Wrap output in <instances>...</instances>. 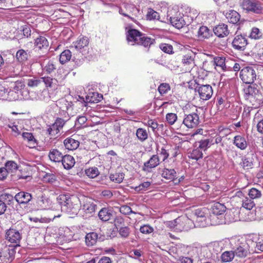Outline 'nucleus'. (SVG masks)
Listing matches in <instances>:
<instances>
[{
	"label": "nucleus",
	"instance_id": "1",
	"mask_svg": "<svg viewBox=\"0 0 263 263\" xmlns=\"http://www.w3.org/2000/svg\"><path fill=\"white\" fill-rule=\"evenodd\" d=\"M126 40L131 45H141L145 48H149L155 42L154 39L135 29H130L127 31Z\"/></svg>",
	"mask_w": 263,
	"mask_h": 263
},
{
	"label": "nucleus",
	"instance_id": "2",
	"mask_svg": "<svg viewBox=\"0 0 263 263\" xmlns=\"http://www.w3.org/2000/svg\"><path fill=\"white\" fill-rule=\"evenodd\" d=\"M167 20L177 29H181L186 25V22L182 14L174 9L169 10L167 13Z\"/></svg>",
	"mask_w": 263,
	"mask_h": 263
},
{
	"label": "nucleus",
	"instance_id": "3",
	"mask_svg": "<svg viewBox=\"0 0 263 263\" xmlns=\"http://www.w3.org/2000/svg\"><path fill=\"white\" fill-rule=\"evenodd\" d=\"M240 6L243 10L256 14L261 13L263 9L260 2L253 0H243Z\"/></svg>",
	"mask_w": 263,
	"mask_h": 263
},
{
	"label": "nucleus",
	"instance_id": "4",
	"mask_svg": "<svg viewBox=\"0 0 263 263\" xmlns=\"http://www.w3.org/2000/svg\"><path fill=\"white\" fill-rule=\"evenodd\" d=\"M239 77L243 83L252 84L256 78V73L253 67L247 66L240 71Z\"/></svg>",
	"mask_w": 263,
	"mask_h": 263
},
{
	"label": "nucleus",
	"instance_id": "5",
	"mask_svg": "<svg viewBox=\"0 0 263 263\" xmlns=\"http://www.w3.org/2000/svg\"><path fill=\"white\" fill-rule=\"evenodd\" d=\"M195 91L198 92L200 98L206 101L210 99L213 95V89L211 85L197 84L195 88Z\"/></svg>",
	"mask_w": 263,
	"mask_h": 263
},
{
	"label": "nucleus",
	"instance_id": "6",
	"mask_svg": "<svg viewBox=\"0 0 263 263\" xmlns=\"http://www.w3.org/2000/svg\"><path fill=\"white\" fill-rule=\"evenodd\" d=\"M58 199L60 201L62 210L67 213L72 212L74 205L73 204L71 198H69L67 195H61L58 197Z\"/></svg>",
	"mask_w": 263,
	"mask_h": 263
},
{
	"label": "nucleus",
	"instance_id": "7",
	"mask_svg": "<svg viewBox=\"0 0 263 263\" xmlns=\"http://www.w3.org/2000/svg\"><path fill=\"white\" fill-rule=\"evenodd\" d=\"M65 124L64 120L62 119H57L47 129V132L52 138H55L58 137L59 133Z\"/></svg>",
	"mask_w": 263,
	"mask_h": 263
},
{
	"label": "nucleus",
	"instance_id": "8",
	"mask_svg": "<svg viewBox=\"0 0 263 263\" xmlns=\"http://www.w3.org/2000/svg\"><path fill=\"white\" fill-rule=\"evenodd\" d=\"M245 97L246 99L250 100L251 101L253 99H258L259 90L256 84H252L248 86L243 89Z\"/></svg>",
	"mask_w": 263,
	"mask_h": 263
},
{
	"label": "nucleus",
	"instance_id": "9",
	"mask_svg": "<svg viewBox=\"0 0 263 263\" xmlns=\"http://www.w3.org/2000/svg\"><path fill=\"white\" fill-rule=\"evenodd\" d=\"M247 44L246 38L242 35H236L232 42L233 48L240 51L244 50Z\"/></svg>",
	"mask_w": 263,
	"mask_h": 263
},
{
	"label": "nucleus",
	"instance_id": "10",
	"mask_svg": "<svg viewBox=\"0 0 263 263\" xmlns=\"http://www.w3.org/2000/svg\"><path fill=\"white\" fill-rule=\"evenodd\" d=\"M21 234L18 231L14 229H9L6 233V238L11 243H18L21 239Z\"/></svg>",
	"mask_w": 263,
	"mask_h": 263
},
{
	"label": "nucleus",
	"instance_id": "11",
	"mask_svg": "<svg viewBox=\"0 0 263 263\" xmlns=\"http://www.w3.org/2000/svg\"><path fill=\"white\" fill-rule=\"evenodd\" d=\"M183 123L188 128L196 127L199 123L198 115L196 113L186 115L183 121Z\"/></svg>",
	"mask_w": 263,
	"mask_h": 263
},
{
	"label": "nucleus",
	"instance_id": "12",
	"mask_svg": "<svg viewBox=\"0 0 263 263\" xmlns=\"http://www.w3.org/2000/svg\"><path fill=\"white\" fill-rule=\"evenodd\" d=\"M14 199L19 204L28 203L32 199V195L28 192L21 191L14 196Z\"/></svg>",
	"mask_w": 263,
	"mask_h": 263
},
{
	"label": "nucleus",
	"instance_id": "13",
	"mask_svg": "<svg viewBox=\"0 0 263 263\" xmlns=\"http://www.w3.org/2000/svg\"><path fill=\"white\" fill-rule=\"evenodd\" d=\"M213 31L215 35L220 38L228 36L230 33L228 25L223 23L215 26L213 29Z\"/></svg>",
	"mask_w": 263,
	"mask_h": 263
},
{
	"label": "nucleus",
	"instance_id": "14",
	"mask_svg": "<svg viewBox=\"0 0 263 263\" xmlns=\"http://www.w3.org/2000/svg\"><path fill=\"white\" fill-rule=\"evenodd\" d=\"M190 222V220L185 217H179L174 220V223H177V231H182L189 230V227L186 226V224L189 223Z\"/></svg>",
	"mask_w": 263,
	"mask_h": 263
},
{
	"label": "nucleus",
	"instance_id": "15",
	"mask_svg": "<svg viewBox=\"0 0 263 263\" xmlns=\"http://www.w3.org/2000/svg\"><path fill=\"white\" fill-rule=\"evenodd\" d=\"M248 246L246 242H241L235 249H234L233 252L235 256L240 258L245 257L247 255L248 252Z\"/></svg>",
	"mask_w": 263,
	"mask_h": 263
},
{
	"label": "nucleus",
	"instance_id": "16",
	"mask_svg": "<svg viewBox=\"0 0 263 263\" xmlns=\"http://www.w3.org/2000/svg\"><path fill=\"white\" fill-rule=\"evenodd\" d=\"M36 204L41 210H46L51 208V202L45 195L42 194L37 197Z\"/></svg>",
	"mask_w": 263,
	"mask_h": 263
},
{
	"label": "nucleus",
	"instance_id": "17",
	"mask_svg": "<svg viewBox=\"0 0 263 263\" xmlns=\"http://www.w3.org/2000/svg\"><path fill=\"white\" fill-rule=\"evenodd\" d=\"M224 15L228 22L233 24H236L240 18V15L234 10H230L226 12Z\"/></svg>",
	"mask_w": 263,
	"mask_h": 263
},
{
	"label": "nucleus",
	"instance_id": "18",
	"mask_svg": "<svg viewBox=\"0 0 263 263\" xmlns=\"http://www.w3.org/2000/svg\"><path fill=\"white\" fill-rule=\"evenodd\" d=\"M213 36L212 32L205 26H201L198 31V37L201 40H207Z\"/></svg>",
	"mask_w": 263,
	"mask_h": 263
},
{
	"label": "nucleus",
	"instance_id": "19",
	"mask_svg": "<svg viewBox=\"0 0 263 263\" xmlns=\"http://www.w3.org/2000/svg\"><path fill=\"white\" fill-rule=\"evenodd\" d=\"M64 144L66 149L69 151H73L79 146L80 142L78 140L72 137H69L64 141Z\"/></svg>",
	"mask_w": 263,
	"mask_h": 263
},
{
	"label": "nucleus",
	"instance_id": "20",
	"mask_svg": "<svg viewBox=\"0 0 263 263\" xmlns=\"http://www.w3.org/2000/svg\"><path fill=\"white\" fill-rule=\"evenodd\" d=\"M103 96L97 92H89L86 96V101L88 103H96L100 102Z\"/></svg>",
	"mask_w": 263,
	"mask_h": 263
},
{
	"label": "nucleus",
	"instance_id": "21",
	"mask_svg": "<svg viewBox=\"0 0 263 263\" xmlns=\"http://www.w3.org/2000/svg\"><path fill=\"white\" fill-rule=\"evenodd\" d=\"M233 144L241 150L245 149L248 145L245 138L240 135H237L234 137Z\"/></svg>",
	"mask_w": 263,
	"mask_h": 263
},
{
	"label": "nucleus",
	"instance_id": "22",
	"mask_svg": "<svg viewBox=\"0 0 263 263\" xmlns=\"http://www.w3.org/2000/svg\"><path fill=\"white\" fill-rule=\"evenodd\" d=\"M61 162L64 167L66 170L71 168L75 164L74 159L72 156L69 155L63 156Z\"/></svg>",
	"mask_w": 263,
	"mask_h": 263
},
{
	"label": "nucleus",
	"instance_id": "23",
	"mask_svg": "<svg viewBox=\"0 0 263 263\" xmlns=\"http://www.w3.org/2000/svg\"><path fill=\"white\" fill-rule=\"evenodd\" d=\"M181 62L184 66H186L189 70L192 69L195 65L194 58L190 54L183 55Z\"/></svg>",
	"mask_w": 263,
	"mask_h": 263
},
{
	"label": "nucleus",
	"instance_id": "24",
	"mask_svg": "<svg viewBox=\"0 0 263 263\" xmlns=\"http://www.w3.org/2000/svg\"><path fill=\"white\" fill-rule=\"evenodd\" d=\"M22 136L23 139L28 142V146L29 147H34L37 145V141L32 133L24 132L22 133Z\"/></svg>",
	"mask_w": 263,
	"mask_h": 263
},
{
	"label": "nucleus",
	"instance_id": "25",
	"mask_svg": "<svg viewBox=\"0 0 263 263\" xmlns=\"http://www.w3.org/2000/svg\"><path fill=\"white\" fill-rule=\"evenodd\" d=\"M34 44L35 47L39 49L47 50L49 46V42L47 39L42 36H40L35 39Z\"/></svg>",
	"mask_w": 263,
	"mask_h": 263
},
{
	"label": "nucleus",
	"instance_id": "26",
	"mask_svg": "<svg viewBox=\"0 0 263 263\" xmlns=\"http://www.w3.org/2000/svg\"><path fill=\"white\" fill-rule=\"evenodd\" d=\"M226 211V206L219 202L214 203L211 207L212 213L216 215H220L223 214Z\"/></svg>",
	"mask_w": 263,
	"mask_h": 263
},
{
	"label": "nucleus",
	"instance_id": "27",
	"mask_svg": "<svg viewBox=\"0 0 263 263\" xmlns=\"http://www.w3.org/2000/svg\"><path fill=\"white\" fill-rule=\"evenodd\" d=\"M160 163L159 156L157 155H153L150 159L144 163V166L147 168L156 167Z\"/></svg>",
	"mask_w": 263,
	"mask_h": 263
},
{
	"label": "nucleus",
	"instance_id": "28",
	"mask_svg": "<svg viewBox=\"0 0 263 263\" xmlns=\"http://www.w3.org/2000/svg\"><path fill=\"white\" fill-rule=\"evenodd\" d=\"M63 156L62 153L57 149L51 150L48 154L50 160L55 162H61Z\"/></svg>",
	"mask_w": 263,
	"mask_h": 263
},
{
	"label": "nucleus",
	"instance_id": "29",
	"mask_svg": "<svg viewBox=\"0 0 263 263\" xmlns=\"http://www.w3.org/2000/svg\"><path fill=\"white\" fill-rule=\"evenodd\" d=\"M73 44L76 49L80 50L88 45L89 40L88 37L86 36L80 37L78 40Z\"/></svg>",
	"mask_w": 263,
	"mask_h": 263
},
{
	"label": "nucleus",
	"instance_id": "30",
	"mask_svg": "<svg viewBox=\"0 0 263 263\" xmlns=\"http://www.w3.org/2000/svg\"><path fill=\"white\" fill-rule=\"evenodd\" d=\"M96 205L90 200H86L83 205V210L86 214H92L95 211Z\"/></svg>",
	"mask_w": 263,
	"mask_h": 263
},
{
	"label": "nucleus",
	"instance_id": "31",
	"mask_svg": "<svg viewBox=\"0 0 263 263\" xmlns=\"http://www.w3.org/2000/svg\"><path fill=\"white\" fill-rule=\"evenodd\" d=\"M98 239V234L95 232L88 233L85 236L86 243L88 246L95 245Z\"/></svg>",
	"mask_w": 263,
	"mask_h": 263
},
{
	"label": "nucleus",
	"instance_id": "32",
	"mask_svg": "<svg viewBox=\"0 0 263 263\" xmlns=\"http://www.w3.org/2000/svg\"><path fill=\"white\" fill-rule=\"evenodd\" d=\"M196 146L202 151H205L209 148L212 144V141L209 139H202L196 142Z\"/></svg>",
	"mask_w": 263,
	"mask_h": 263
},
{
	"label": "nucleus",
	"instance_id": "33",
	"mask_svg": "<svg viewBox=\"0 0 263 263\" xmlns=\"http://www.w3.org/2000/svg\"><path fill=\"white\" fill-rule=\"evenodd\" d=\"M176 176V172L174 169L164 168L162 171V177L169 180H174Z\"/></svg>",
	"mask_w": 263,
	"mask_h": 263
},
{
	"label": "nucleus",
	"instance_id": "34",
	"mask_svg": "<svg viewBox=\"0 0 263 263\" xmlns=\"http://www.w3.org/2000/svg\"><path fill=\"white\" fill-rule=\"evenodd\" d=\"M99 218L103 221H108L112 216L110 210L104 208L101 210L98 214Z\"/></svg>",
	"mask_w": 263,
	"mask_h": 263
},
{
	"label": "nucleus",
	"instance_id": "35",
	"mask_svg": "<svg viewBox=\"0 0 263 263\" xmlns=\"http://www.w3.org/2000/svg\"><path fill=\"white\" fill-rule=\"evenodd\" d=\"M72 54L71 51L68 50H64L60 54L59 61L62 64H64L71 59Z\"/></svg>",
	"mask_w": 263,
	"mask_h": 263
},
{
	"label": "nucleus",
	"instance_id": "36",
	"mask_svg": "<svg viewBox=\"0 0 263 263\" xmlns=\"http://www.w3.org/2000/svg\"><path fill=\"white\" fill-rule=\"evenodd\" d=\"M189 157L192 159L198 160L203 157L202 151L199 147L194 149L191 152L189 153Z\"/></svg>",
	"mask_w": 263,
	"mask_h": 263
},
{
	"label": "nucleus",
	"instance_id": "37",
	"mask_svg": "<svg viewBox=\"0 0 263 263\" xmlns=\"http://www.w3.org/2000/svg\"><path fill=\"white\" fill-rule=\"evenodd\" d=\"M29 57V53L23 49L18 50L16 53V58L20 62H24L27 61Z\"/></svg>",
	"mask_w": 263,
	"mask_h": 263
},
{
	"label": "nucleus",
	"instance_id": "38",
	"mask_svg": "<svg viewBox=\"0 0 263 263\" xmlns=\"http://www.w3.org/2000/svg\"><path fill=\"white\" fill-rule=\"evenodd\" d=\"M207 210L206 209H197L195 211V215L197 217V221H200L205 220Z\"/></svg>",
	"mask_w": 263,
	"mask_h": 263
},
{
	"label": "nucleus",
	"instance_id": "39",
	"mask_svg": "<svg viewBox=\"0 0 263 263\" xmlns=\"http://www.w3.org/2000/svg\"><path fill=\"white\" fill-rule=\"evenodd\" d=\"M8 173H14L18 168L17 163L14 161H8L5 164Z\"/></svg>",
	"mask_w": 263,
	"mask_h": 263
},
{
	"label": "nucleus",
	"instance_id": "40",
	"mask_svg": "<svg viewBox=\"0 0 263 263\" xmlns=\"http://www.w3.org/2000/svg\"><path fill=\"white\" fill-rule=\"evenodd\" d=\"M242 202V207L249 210H251L255 205L254 201L250 197H245Z\"/></svg>",
	"mask_w": 263,
	"mask_h": 263
},
{
	"label": "nucleus",
	"instance_id": "41",
	"mask_svg": "<svg viewBox=\"0 0 263 263\" xmlns=\"http://www.w3.org/2000/svg\"><path fill=\"white\" fill-rule=\"evenodd\" d=\"M235 256L234 253L233 251H225L221 256V260L223 262H230L232 260Z\"/></svg>",
	"mask_w": 263,
	"mask_h": 263
},
{
	"label": "nucleus",
	"instance_id": "42",
	"mask_svg": "<svg viewBox=\"0 0 263 263\" xmlns=\"http://www.w3.org/2000/svg\"><path fill=\"white\" fill-rule=\"evenodd\" d=\"M86 175L90 178H94L97 177L100 173L97 167H92L85 170Z\"/></svg>",
	"mask_w": 263,
	"mask_h": 263
},
{
	"label": "nucleus",
	"instance_id": "43",
	"mask_svg": "<svg viewBox=\"0 0 263 263\" xmlns=\"http://www.w3.org/2000/svg\"><path fill=\"white\" fill-rule=\"evenodd\" d=\"M136 136L138 139L141 142L145 141L148 137L146 130L142 128H139L137 130Z\"/></svg>",
	"mask_w": 263,
	"mask_h": 263
},
{
	"label": "nucleus",
	"instance_id": "44",
	"mask_svg": "<svg viewBox=\"0 0 263 263\" xmlns=\"http://www.w3.org/2000/svg\"><path fill=\"white\" fill-rule=\"evenodd\" d=\"M214 64L220 67L223 70H226L225 59L222 57H217L214 59Z\"/></svg>",
	"mask_w": 263,
	"mask_h": 263
},
{
	"label": "nucleus",
	"instance_id": "45",
	"mask_svg": "<svg viewBox=\"0 0 263 263\" xmlns=\"http://www.w3.org/2000/svg\"><path fill=\"white\" fill-rule=\"evenodd\" d=\"M261 195V192L255 188H252L249 192V197L252 200L260 198Z\"/></svg>",
	"mask_w": 263,
	"mask_h": 263
},
{
	"label": "nucleus",
	"instance_id": "46",
	"mask_svg": "<svg viewBox=\"0 0 263 263\" xmlns=\"http://www.w3.org/2000/svg\"><path fill=\"white\" fill-rule=\"evenodd\" d=\"M118 232L121 238H126L130 234L129 228L127 227H121L118 230Z\"/></svg>",
	"mask_w": 263,
	"mask_h": 263
},
{
	"label": "nucleus",
	"instance_id": "47",
	"mask_svg": "<svg viewBox=\"0 0 263 263\" xmlns=\"http://www.w3.org/2000/svg\"><path fill=\"white\" fill-rule=\"evenodd\" d=\"M159 17V15L158 12H157L152 9H148V12L146 14V17L148 20H152L158 19Z\"/></svg>",
	"mask_w": 263,
	"mask_h": 263
},
{
	"label": "nucleus",
	"instance_id": "48",
	"mask_svg": "<svg viewBox=\"0 0 263 263\" xmlns=\"http://www.w3.org/2000/svg\"><path fill=\"white\" fill-rule=\"evenodd\" d=\"M177 120V116L174 113H168L166 115V120L170 125H173Z\"/></svg>",
	"mask_w": 263,
	"mask_h": 263
},
{
	"label": "nucleus",
	"instance_id": "49",
	"mask_svg": "<svg viewBox=\"0 0 263 263\" xmlns=\"http://www.w3.org/2000/svg\"><path fill=\"white\" fill-rule=\"evenodd\" d=\"M161 50L166 53L171 54L173 52V46L171 45L165 43L161 44L159 46Z\"/></svg>",
	"mask_w": 263,
	"mask_h": 263
},
{
	"label": "nucleus",
	"instance_id": "50",
	"mask_svg": "<svg viewBox=\"0 0 263 263\" xmlns=\"http://www.w3.org/2000/svg\"><path fill=\"white\" fill-rule=\"evenodd\" d=\"M41 79V83L44 82L47 87H52L54 82H57L55 79L51 78L50 77H42Z\"/></svg>",
	"mask_w": 263,
	"mask_h": 263
},
{
	"label": "nucleus",
	"instance_id": "51",
	"mask_svg": "<svg viewBox=\"0 0 263 263\" xmlns=\"http://www.w3.org/2000/svg\"><path fill=\"white\" fill-rule=\"evenodd\" d=\"M170 89V86L167 83L161 84L158 88V91L161 95L166 93Z\"/></svg>",
	"mask_w": 263,
	"mask_h": 263
},
{
	"label": "nucleus",
	"instance_id": "52",
	"mask_svg": "<svg viewBox=\"0 0 263 263\" xmlns=\"http://www.w3.org/2000/svg\"><path fill=\"white\" fill-rule=\"evenodd\" d=\"M261 35L262 33L259 31V29L254 27L252 29L250 37L254 39H258L261 36Z\"/></svg>",
	"mask_w": 263,
	"mask_h": 263
},
{
	"label": "nucleus",
	"instance_id": "53",
	"mask_svg": "<svg viewBox=\"0 0 263 263\" xmlns=\"http://www.w3.org/2000/svg\"><path fill=\"white\" fill-rule=\"evenodd\" d=\"M56 69V66L53 61H49L44 67V70L48 73H50Z\"/></svg>",
	"mask_w": 263,
	"mask_h": 263
},
{
	"label": "nucleus",
	"instance_id": "54",
	"mask_svg": "<svg viewBox=\"0 0 263 263\" xmlns=\"http://www.w3.org/2000/svg\"><path fill=\"white\" fill-rule=\"evenodd\" d=\"M44 180L48 183H53L57 181V177L53 174L47 173L44 177Z\"/></svg>",
	"mask_w": 263,
	"mask_h": 263
},
{
	"label": "nucleus",
	"instance_id": "55",
	"mask_svg": "<svg viewBox=\"0 0 263 263\" xmlns=\"http://www.w3.org/2000/svg\"><path fill=\"white\" fill-rule=\"evenodd\" d=\"M41 79H28L27 81V85L29 87H34L38 86L40 84H41Z\"/></svg>",
	"mask_w": 263,
	"mask_h": 263
},
{
	"label": "nucleus",
	"instance_id": "56",
	"mask_svg": "<svg viewBox=\"0 0 263 263\" xmlns=\"http://www.w3.org/2000/svg\"><path fill=\"white\" fill-rule=\"evenodd\" d=\"M153 231V228L150 227L149 225H144L141 226L140 228V231L144 234H150L152 233Z\"/></svg>",
	"mask_w": 263,
	"mask_h": 263
},
{
	"label": "nucleus",
	"instance_id": "57",
	"mask_svg": "<svg viewBox=\"0 0 263 263\" xmlns=\"http://www.w3.org/2000/svg\"><path fill=\"white\" fill-rule=\"evenodd\" d=\"M151 183L148 181L144 182L140 184L139 186H136L135 188L137 191H144L150 186Z\"/></svg>",
	"mask_w": 263,
	"mask_h": 263
},
{
	"label": "nucleus",
	"instance_id": "58",
	"mask_svg": "<svg viewBox=\"0 0 263 263\" xmlns=\"http://www.w3.org/2000/svg\"><path fill=\"white\" fill-rule=\"evenodd\" d=\"M119 211L121 213L127 215L132 212L131 208L127 205H122L119 208Z\"/></svg>",
	"mask_w": 263,
	"mask_h": 263
},
{
	"label": "nucleus",
	"instance_id": "59",
	"mask_svg": "<svg viewBox=\"0 0 263 263\" xmlns=\"http://www.w3.org/2000/svg\"><path fill=\"white\" fill-rule=\"evenodd\" d=\"M178 263H193V259L191 258L184 256H180L177 259Z\"/></svg>",
	"mask_w": 263,
	"mask_h": 263
},
{
	"label": "nucleus",
	"instance_id": "60",
	"mask_svg": "<svg viewBox=\"0 0 263 263\" xmlns=\"http://www.w3.org/2000/svg\"><path fill=\"white\" fill-rule=\"evenodd\" d=\"M253 163L249 158H245L242 160L241 165L243 168H248L252 166Z\"/></svg>",
	"mask_w": 263,
	"mask_h": 263
},
{
	"label": "nucleus",
	"instance_id": "61",
	"mask_svg": "<svg viewBox=\"0 0 263 263\" xmlns=\"http://www.w3.org/2000/svg\"><path fill=\"white\" fill-rule=\"evenodd\" d=\"M8 173V170L6 168L5 166L0 168V180H4L7 177Z\"/></svg>",
	"mask_w": 263,
	"mask_h": 263
},
{
	"label": "nucleus",
	"instance_id": "62",
	"mask_svg": "<svg viewBox=\"0 0 263 263\" xmlns=\"http://www.w3.org/2000/svg\"><path fill=\"white\" fill-rule=\"evenodd\" d=\"M147 125L151 127L152 130L154 132L156 129L158 128V124L153 120H148L147 123Z\"/></svg>",
	"mask_w": 263,
	"mask_h": 263
},
{
	"label": "nucleus",
	"instance_id": "63",
	"mask_svg": "<svg viewBox=\"0 0 263 263\" xmlns=\"http://www.w3.org/2000/svg\"><path fill=\"white\" fill-rule=\"evenodd\" d=\"M160 155L162 157V161H164L169 156V154L164 148H162L160 151Z\"/></svg>",
	"mask_w": 263,
	"mask_h": 263
},
{
	"label": "nucleus",
	"instance_id": "64",
	"mask_svg": "<svg viewBox=\"0 0 263 263\" xmlns=\"http://www.w3.org/2000/svg\"><path fill=\"white\" fill-rule=\"evenodd\" d=\"M257 130L260 134H263V119L258 122L257 124Z\"/></svg>",
	"mask_w": 263,
	"mask_h": 263
}]
</instances>
